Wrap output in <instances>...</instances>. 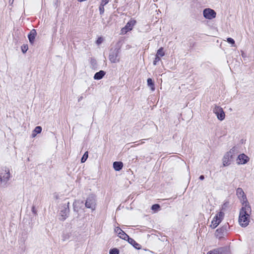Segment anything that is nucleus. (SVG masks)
Wrapping results in <instances>:
<instances>
[{"mask_svg":"<svg viewBox=\"0 0 254 254\" xmlns=\"http://www.w3.org/2000/svg\"><path fill=\"white\" fill-rule=\"evenodd\" d=\"M207 254H229V251L226 248H219L208 252Z\"/></svg>","mask_w":254,"mask_h":254,"instance_id":"obj_11","label":"nucleus"},{"mask_svg":"<svg viewBox=\"0 0 254 254\" xmlns=\"http://www.w3.org/2000/svg\"><path fill=\"white\" fill-rule=\"evenodd\" d=\"M85 206L88 208H90L92 210L95 209L96 207V199L94 196H89L86 199Z\"/></svg>","mask_w":254,"mask_h":254,"instance_id":"obj_10","label":"nucleus"},{"mask_svg":"<svg viewBox=\"0 0 254 254\" xmlns=\"http://www.w3.org/2000/svg\"><path fill=\"white\" fill-rule=\"evenodd\" d=\"M123 230L119 227H116L115 228V232L118 234V235H119V233H121V232Z\"/></svg>","mask_w":254,"mask_h":254,"instance_id":"obj_29","label":"nucleus"},{"mask_svg":"<svg viewBox=\"0 0 254 254\" xmlns=\"http://www.w3.org/2000/svg\"><path fill=\"white\" fill-rule=\"evenodd\" d=\"M224 217V213L222 211L219 212L214 216L213 220L211 221L210 227L212 229L216 228L218 225L221 222Z\"/></svg>","mask_w":254,"mask_h":254,"instance_id":"obj_5","label":"nucleus"},{"mask_svg":"<svg viewBox=\"0 0 254 254\" xmlns=\"http://www.w3.org/2000/svg\"><path fill=\"white\" fill-rule=\"evenodd\" d=\"M28 46L27 45H23L22 47H21V50H22V52L23 53H25L26 52V51L28 50Z\"/></svg>","mask_w":254,"mask_h":254,"instance_id":"obj_26","label":"nucleus"},{"mask_svg":"<svg viewBox=\"0 0 254 254\" xmlns=\"http://www.w3.org/2000/svg\"><path fill=\"white\" fill-rule=\"evenodd\" d=\"M120 49L118 48L111 50L109 56V59L112 63H117L120 62Z\"/></svg>","mask_w":254,"mask_h":254,"instance_id":"obj_4","label":"nucleus"},{"mask_svg":"<svg viewBox=\"0 0 254 254\" xmlns=\"http://www.w3.org/2000/svg\"><path fill=\"white\" fill-rule=\"evenodd\" d=\"M249 158L244 154L239 155L237 159V163L238 164H244L248 161Z\"/></svg>","mask_w":254,"mask_h":254,"instance_id":"obj_12","label":"nucleus"},{"mask_svg":"<svg viewBox=\"0 0 254 254\" xmlns=\"http://www.w3.org/2000/svg\"><path fill=\"white\" fill-rule=\"evenodd\" d=\"M213 112L216 115L217 119L222 121L224 120L225 114L223 109L216 105L213 108Z\"/></svg>","mask_w":254,"mask_h":254,"instance_id":"obj_7","label":"nucleus"},{"mask_svg":"<svg viewBox=\"0 0 254 254\" xmlns=\"http://www.w3.org/2000/svg\"><path fill=\"white\" fill-rule=\"evenodd\" d=\"M163 49L160 48V57H163L164 55V53L162 51Z\"/></svg>","mask_w":254,"mask_h":254,"instance_id":"obj_33","label":"nucleus"},{"mask_svg":"<svg viewBox=\"0 0 254 254\" xmlns=\"http://www.w3.org/2000/svg\"><path fill=\"white\" fill-rule=\"evenodd\" d=\"M110 254H119V251L117 249H113L110 250Z\"/></svg>","mask_w":254,"mask_h":254,"instance_id":"obj_24","label":"nucleus"},{"mask_svg":"<svg viewBox=\"0 0 254 254\" xmlns=\"http://www.w3.org/2000/svg\"><path fill=\"white\" fill-rule=\"evenodd\" d=\"M105 72L103 70H100L99 72H96L94 76V78L96 80H99L103 78L105 75Z\"/></svg>","mask_w":254,"mask_h":254,"instance_id":"obj_16","label":"nucleus"},{"mask_svg":"<svg viewBox=\"0 0 254 254\" xmlns=\"http://www.w3.org/2000/svg\"><path fill=\"white\" fill-rule=\"evenodd\" d=\"M88 152L86 151L84 154V155H83L81 159V163H84L85 162L87 159L88 158Z\"/></svg>","mask_w":254,"mask_h":254,"instance_id":"obj_23","label":"nucleus"},{"mask_svg":"<svg viewBox=\"0 0 254 254\" xmlns=\"http://www.w3.org/2000/svg\"><path fill=\"white\" fill-rule=\"evenodd\" d=\"M69 202H67L66 203L64 204L60 208V219L62 221L65 220L66 217L68 216V214L69 212Z\"/></svg>","mask_w":254,"mask_h":254,"instance_id":"obj_6","label":"nucleus"},{"mask_svg":"<svg viewBox=\"0 0 254 254\" xmlns=\"http://www.w3.org/2000/svg\"><path fill=\"white\" fill-rule=\"evenodd\" d=\"M238 155V152L236 148L233 147L227 152L224 156L222 161L224 166H229L234 161Z\"/></svg>","mask_w":254,"mask_h":254,"instance_id":"obj_3","label":"nucleus"},{"mask_svg":"<svg viewBox=\"0 0 254 254\" xmlns=\"http://www.w3.org/2000/svg\"><path fill=\"white\" fill-rule=\"evenodd\" d=\"M83 202L75 200L73 203V210L78 212L82 205Z\"/></svg>","mask_w":254,"mask_h":254,"instance_id":"obj_14","label":"nucleus"},{"mask_svg":"<svg viewBox=\"0 0 254 254\" xmlns=\"http://www.w3.org/2000/svg\"><path fill=\"white\" fill-rule=\"evenodd\" d=\"M227 41L228 43L231 44L232 45V46L235 47V41L233 39L231 38H228L227 39Z\"/></svg>","mask_w":254,"mask_h":254,"instance_id":"obj_25","label":"nucleus"},{"mask_svg":"<svg viewBox=\"0 0 254 254\" xmlns=\"http://www.w3.org/2000/svg\"><path fill=\"white\" fill-rule=\"evenodd\" d=\"M104 5L101 4L100 6H99V11H100V13L101 14H102L104 12Z\"/></svg>","mask_w":254,"mask_h":254,"instance_id":"obj_28","label":"nucleus"},{"mask_svg":"<svg viewBox=\"0 0 254 254\" xmlns=\"http://www.w3.org/2000/svg\"><path fill=\"white\" fill-rule=\"evenodd\" d=\"M158 55H159V50H157V53H156V58H155V60L154 61V62H153V64H154V65H155V64H156L157 62V58H158Z\"/></svg>","mask_w":254,"mask_h":254,"instance_id":"obj_30","label":"nucleus"},{"mask_svg":"<svg viewBox=\"0 0 254 254\" xmlns=\"http://www.w3.org/2000/svg\"><path fill=\"white\" fill-rule=\"evenodd\" d=\"M10 170L6 167H1L0 168V185L6 187L7 183L10 178Z\"/></svg>","mask_w":254,"mask_h":254,"instance_id":"obj_2","label":"nucleus"},{"mask_svg":"<svg viewBox=\"0 0 254 254\" xmlns=\"http://www.w3.org/2000/svg\"><path fill=\"white\" fill-rule=\"evenodd\" d=\"M147 85L150 88L151 90L153 91L155 90V87L154 84V82L152 80L151 78H148L147 79Z\"/></svg>","mask_w":254,"mask_h":254,"instance_id":"obj_21","label":"nucleus"},{"mask_svg":"<svg viewBox=\"0 0 254 254\" xmlns=\"http://www.w3.org/2000/svg\"><path fill=\"white\" fill-rule=\"evenodd\" d=\"M203 15L206 19L211 20L216 17V13L213 9L206 8L203 10Z\"/></svg>","mask_w":254,"mask_h":254,"instance_id":"obj_8","label":"nucleus"},{"mask_svg":"<svg viewBox=\"0 0 254 254\" xmlns=\"http://www.w3.org/2000/svg\"><path fill=\"white\" fill-rule=\"evenodd\" d=\"M152 210H154L155 212L157 211L159 209V204H156L153 205H152Z\"/></svg>","mask_w":254,"mask_h":254,"instance_id":"obj_27","label":"nucleus"},{"mask_svg":"<svg viewBox=\"0 0 254 254\" xmlns=\"http://www.w3.org/2000/svg\"><path fill=\"white\" fill-rule=\"evenodd\" d=\"M42 131V127L40 126L36 127L32 132L31 134L32 137H35L38 133H41Z\"/></svg>","mask_w":254,"mask_h":254,"instance_id":"obj_18","label":"nucleus"},{"mask_svg":"<svg viewBox=\"0 0 254 254\" xmlns=\"http://www.w3.org/2000/svg\"><path fill=\"white\" fill-rule=\"evenodd\" d=\"M118 236L125 240H127L128 239H129V236L126 234L123 231H122L121 233H119V235H118Z\"/></svg>","mask_w":254,"mask_h":254,"instance_id":"obj_22","label":"nucleus"},{"mask_svg":"<svg viewBox=\"0 0 254 254\" xmlns=\"http://www.w3.org/2000/svg\"><path fill=\"white\" fill-rule=\"evenodd\" d=\"M161 238L162 239V241H164L165 240H166L167 241V239H166V238L165 236H162Z\"/></svg>","mask_w":254,"mask_h":254,"instance_id":"obj_35","label":"nucleus"},{"mask_svg":"<svg viewBox=\"0 0 254 254\" xmlns=\"http://www.w3.org/2000/svg\"><path fill=\"white\" fill-rule=\"evenodd\" d=\"M199 179L200 180H203L204 179V176L203 175H201L200 177H199Z\"/></svg>","mask_w":254,"mask_h":254,"instance_id":"obj_34","label":"nucleus"},{"mask_svg":"<svg viewBox=\"0 0 254 254\" xmlns=\"http://www.w3.org/2000/svg\"><path fill=\"white\" fill-rule=\"evenodd\" d=\"M36 35V31L35 29L32 30L28 35V39L30 43L33 44Z\"/></svg>","mask_w":254,"mask_h":254,"instance_id":"obj_15","label":"nucleus"},{"mask_svg":"<svg viewBox=\"0 0 254 254\" xmlns=\"http://www.w3.org/2000/svg\"><path fill=\"white\" fill-rule=\"evenodd\" d=\"M136 23V21L134 19L130 20L126 24V25L122 28L121 31V34H125L128 31H130L132 29L133 26Z\"/></svg>","mask_w":254,"mask_h":254,"instance_id":"obj_9","label":"nucleus"},{"mask_svg":"<svg viewBox=\"0 0 254 254\" xmlns=\"http://www.w3.org/2000/svg\"><path fill=\"white\" fill-rule=\"evenodd\" d=\"M123 167V164L121 162H115L113 163V167L116 171L121 170Z\"/></svg>","mask_w":254,"mask_h":254,"instance_id":"obj_17","label":"nucleus"},{"mask_svg":"<svg viewBox=\"0 0 254 254\" xmlns=\"http://www.w3.org/2000/svg\"><path fill=\"white\" fill-rule=\"evenodd\" d=\"M102 38L100 37L98 39V40H97L96 41V43L98 44V45H99L102 42Z\"/></svg>","mask_w":254,"mask_h":254,"instance_id":"obj_32","label":"nucleus"},{"mask_svg":"<svg viewBox=\"0 0 254 254\" xmlns=\"http://www.w3.org/2000/svg\"><path fill=\"white\" fill-rule=\"evenodd\" d=\"M226 228H221L220 229H218L216 230L215 232V236L217 238L220 239L223 238L224 236L226 235Z\"/></svg>","mask_w":254,"mask_h":254,"instance_id":"obj_13","label":"nucleus"},{"mask_svg":"<svg viewBox=\"0 0 254 254\" xmlns=\"http://www.w3.org/2000/svg\"><path fill=\"white\" fill-rule=\"evenodd\" d=\"M236 193L238 197H242L243 199L246 198V196L244 195V192L242 189L238 188L236 190Z\"/></svg>","mask_w":254,"mask_h":254,"instance_id":"obj_19","label":"nucleus"},{"mask_svg":"<svg viewBox=\"0 0 254 254\" xmlns=\"http://www.w3.org/2000/svg\"><path fill=\"white\" fill-rule=\"evenodd\" d=\"M251 213V208L248 205H245L240 211L239 223L243 227L247 226L250 222V216Z\"/></svg>","mask_w":254,"mask_h":254,"instance_id":"obj_1","label":"nucleus"},{"mask_svg":"<svg viewBox=\"0 0 254 254\" xmlns=\"http://www.w3.org/2000/svg\"><path fill=\"white\" fill-rule=\"evenodd\" d=\"M127 241L129 242V243L133 246L136 249H140V245L138 244H137L133 239L130 238L129 237V239H127Z\"/></svg>","mask_w":254,"mask_h":254,"instance_id":"obj_20","label":"nucleus"},{"mask_svg":"<svg viewBox=\"0 0 254 254\" xmlns=\"http://www.w3.org/2000/svg\"><path fill=\"white\" fill-rule=\"evenodd\" d=\"M109 0H102L101 4L105 5L107 4Z\"/></svg>","mask_w":254,"mask_h":254,"instance_id":"obj_31","label":"nucleus"}]
</instances>
